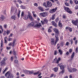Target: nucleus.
<instances>
[{"instance_id": "1", "label": "nucleus", "mask_w": 78, "mask_h": 78, "mask_svg": "<svg viewBox=\"0 0 78 78\" xmlns=\"http://www.w3.org/2000/svg\"><path fill=\"white\" fill-rule=\"evenodd\" d=\"M54 31L56 33L55 35V39L54 38L52 39L51 40V43L52 45H56V43L58 42V41H59V38H58V35L59 34V31L57 29L55 28L53 29Z\"/></svg>"}, {"instance_id": "2", "label": "nucleus", "mask_w": 78, "mask_h": 78, "mask_svg": "<svg viewBox=\"0 0 78 78\" xmlns=\"http://www.w3.org/2000/svg\"><path fill=\"white\" fill-rule=\"evenodd\" d=\"M37 23V21H35V22H32L31 23L29 24V26L34 27H37V28H40V27H42L41 24L39 23L36 24Z\"/></svg>"}, {"instance_id": "3", "label": "nucleus", "mask_w": 78, "mask_h": 78, "mask_svg": "<svg viewBox=\"0 0 78 78\" xmlns=\"http://www.w3.org/2000/svg\"><path fill=\"white\" fill-rule=\"evenodd\" d=\"M58 66L60 67V69L62 70V71L59 73V74L60 75H62V74L64 73L65 71L64 68L66 67V65H63L62 64V63H60L58 64Z\"/></svg>"}, {"instance_id": "4", "label": "nucleus", "mask_w": 78, "mask_h": 78, "mask_svg": "<svg viewBox=\"0 0 78 78\" xmlns=\"http://www.w3.org/2000/svg\"><path fill=\"white\" fill-rule=\"evenodd\" d=\"M28 15H25L24 16L23 19H24V20H27L28 18L30 19L31 20H33L34 19L31 16V13H30V12H28Z\"/></svg>"}, {"instance_id": "5", "label": "nucleus", "mask_w": 78, "mask_h": 78, "mask_svg": "<svg viewBox=\"0 0 78 78\" xmlns=\"http://www.w3.org/2000/svg\"><path fill=\"white\" fill-rule=\"evenodd\" d=\"M5 76L7 78H13L14 76L13 75L11 74L10 72H7L5 74Z\"/></svg>"}, {"instance_id": "6", "label": "nucleus", "mask_w": 78, "mask_h": 78, "mask_svg": "<svg viewBox=\"0 0 78 78\" xmlns=\"http://www.w3.org/2000/svg\"><path fill=\"white\" fill-rule=\"evenodd\" d=\"M68 69L69 72H76L77 71V69L75 68H68Z\"/></svg>"}, {"instance_id": "7", "label": "nucleus", "mask_w": 78, "mask_h": 78, "mask_svg": "<svg viewBox=\"0 0 78 78\" xmlns=\"http://www.w3.org/2000/svg\"><path fill=\"white\" fill-rule=\"evenodd\" d=\"M7 58H4L3 60L0 62L1 65L2 66H5L6 64L5 61L6 60H7Z\"/></svg>"}, {"instance_id": "8", "label": "nucleus", "mask_w": 78, "mask_h": 78, "mask_svg": "<svg viewBox=\"0 0 78 78\" xmlns=\"http://www.w3.org/2000/svg\"><path fill=\"white\" fill-rule=\"evenodd\" d=\"M64 9L67 11L68 13L69 14H72V11L68 7H64Z\"/></svg>"}, {"instance_id": "9", "label": "nucleus", "mask_w": 78, "mask_h": 78, "mask_svg": "<svg viewBox=\"0 0 78 78\" xmlns=\"http://www.w3.org/2000/svg\"><path fill=\"white\" fill-rule=\"evenodd\" d=\"M40 15L41 16H42L43 17H46V16H47L48 15V13L47 12L40 13Z\"/></svg>"}, {"instance_id": "10", "label": "nucleus", "mask_w": 78, "mask_h": 78, "mask_svg": "<svg viewBox=\"0 0 78 78\" xmlns=\"http://www.w3.org/2000/svg\"><path fill=\"white\" fill-rule=\"evenodd\" d=\"M11 19L14 20H17V16L15 15H13L11 17Z\"/></svg>"}, {"instance_id": "11", "label": "nucleus", "mask_w": 78, "mask_h": 78, "mask_svg": "<svg viewBox=\"0 0 78 78\" xmlns=\"http://www.w3.org/2000/svg\"><path fill=\"white\" fill-rule=\"evenodd\" d=\"M16 39H15L13 40L12 43V47H14L17 44L16 43Z\"/></svg>"}, {"instance_id": "12", "label": "nucleus", "mask_w": 78, "mask_h": 78, "mask_svg": "<svg viewBox=\"0 0 78 78\" xmlns=\"http://www.w3.org/2000/svg\"><path fill=\"white\" fill-rule=\"evenodd\" d=\"M78 20H76V21L73 20L72 21V23L74 25H77V24H78Z\"/></svg>"}, {"instance_id": "13", "label": "nucleus", "mask_w": 78, "mask_h": 78, "mask_svg": "<svg viewBox=\"0 0 78 78\" xmlns=\"http://www.w3.org/2000/svg\"><path fill=\"white\" fill-rule=\"evenodd\" d=\"M56 10H57V8H56L55 9H54L51 10L50 11V13H53V12H55V11H56Z\"/></svg>"}, {"instance_id": "14", "label": "nucleus", "mask_w": 78, "mask_h": 78, "mask_svg": "<svg viewBox=\"0 0 78 78\" xmlns=\"http://www.w3.org/2000/svg\"><path fill=\"white\" fill-rule=\"evenodd\" d=\"M52 5V4H51V2H49L48 1L47 2V6L48 7H51V5Z\"/></svg>"}, {"instance_id": "15", "label": "nucleus", "mask_w": 78, "mask_h": 78, "mask_svg": "<svg viewBox=\"0 0 78 78\" xmlns=\"http://www.w3.org/2000/svg\"><path fill=\"white\" fill-rule=\"evenodd\" d=\"M7 39H8L7 37H4V43L5 44H8V41L7 40Z\"/></svg>"}, {"instance_id": "16", "label": "nucleus", "mask_w": 78, "mask_h": 78, "mask_svg": "<svg viewBox=\"0 0 78 78\" xmlns=\"http://www.w3.org/2000/svg\"><path fill=\"white\" fill-rule=\"evenodd\" d=\"M20 10H19L17 15L18 19L20 17Z\"/></svg>"}, {"instance_id": "17", "label": "nucleus", "mask_w": 78, "mask_h": 78, "mask_svg": "<svg viewBox=\"0 0 78 78\" xmlns=\"http://www.w3.org/2000/svg\"><path fill=\"white\" fill-rule=\"evenodd\" d=\"M48 22V21L47 20L45 19L44 20V21H41V22L42 23V24H43V25H44V23H45V22Z\"/></svg>"}, {"instance_id": "18", "label": "nucleus", "mask_w": 78, "mask_h": 78, "mask_svg": "<svg viewBox=\"0 0 78 78\" xmlns=\"http://www.w3.org/2000/svg\"><path fill=\"white\" fill-rule=\"evenodd\" d=\"M58 70V68L57 67H55L53 69V70L54 71V72H57Z\"/></svg>"}, {"instance_id": "19", "label": "nucleus", "mask_w": 78, "mask_h": 78, "mask_svg": "<svg viewBox=\"0 0 78 78\" xmlns=\"http://www.w3.org/2000/svg\"><path fill=\"white\" fill-rule=\"evenodd\" d=\"M58 25L59 27H60L61 28V27H62V24L61 23V21H59L58 23Z\"/></svg>"}, {"instance_id": "20", "label": "nucleus", "mask_w": 78, "mask_h": 78, "mask_svg": "<svg viewBox=\"0 0 78 78\" xmlns=\"http://www.w3.org/2000/svg\"><path fill=\"white\" fill-rule=\"evenodd\" d=\"M66 30H69L70 31H72V28L67 27L66 28Z\"/></svg>"}, {"instance_id": "21", "label": "nucleus", "mask_w": 78, "mask_h": 78, "mask_svg": "<svg viewBox=\"0 0 78 78\" xmlns=\"http://www.w3.org/2000/svg\"><path fill=\"white\" fill-rule=\"evenodd\" d=\"M61 61V58L60 57L58 58V59H57L56 61V63L57 64H58L59 63V62Z\"/></svg>"}, {"instance_id": "22", "label": "nucleus", "mask_w": 78, "mask_h": 78, "mask_svg": "<svg viewBox=\"0 0 78 78\" xmlns=\"http://www.w3.org/2000/svg\"><path fill=\"white\" fill-rule=\"evenodd\" d=\"M52 23L53 25H54V27H57V24L54 21H52Z\"/></svg>"}, {"instance_id": "23", "label": "nucleus", "mask_w": 78, "mask_h": 78, "mask_svg": "<svg viewBox=\"0 0 78 78\" xmlns=\"http://www.w3.org/2000/svg\"><path fill=\"white\" fill-rule=\"evenodd\" d=\"M74 55H75V53L73 52V53L72 55H71V60H72V59H73V58L74 57Z\"/></svg>"}, {"instance_id": "24", "label": "nucleus", "mask_w": 78, "mask_h": 78, "mask_svg": "<svg viewBox=\"0 0 78 78\" xmlns=\"http://www.w3.org/2000/svg\"><path fill=\"white\" fill-rule=\"evenodd\" d=\"M5 18V17H4V16L3 15H2L1 16L0 19L1 20H3Z\"/></svg>"}, {"instance_id": "25", "label": "nucleus", "mask_w": 78, "mask_h": 78, "mask_svg": "<svg viewBox=\"0 0 78 78\" xmlns=\"http://www.w3.org/2000/svg\"><path fill=\"white\" fill-rule=\"evenodd\" d=\"M58 51H59V52L60 53V55H62V51L61 49H59L58 50Z\"/></svg>"}, {"instance_id": "26", "label": "nucleus", "mask_w": 78, "mask_h": 78, "mask_svg": "<svg viewBox=\"0 0 78 78\" xmlns=\"http://www.w3.org/2000/svg\"><path fill=\"white\" fill-rule=\"evenodd\" d=\"M3 40H2L1 43V47H3Z\"/></svg>"}, {"instance_id": "27", "label": "nucleus", "mask_w": 78, "mask_h": 78, "mask_svg": "<svg viewBox=\"0 0 78 78\" xmlns=\"http://www.w3.org/2000/svg\"><path fill=\"white\" fill-rule=\"evenodd\" d=\"M24 12L22 11L21 13V16L22 17H24Z\"/></svg>"}, {"instance_id": "28", "label": "nucleus", "mask_w": 78, "mask_h": 78, "mask_svg": "<svg viewBox=\"0 0 78 78\" xmlns=\"http://www.w3.org/2000/svg\"><path fill=\"white\" fill-rule=\"evenodd\" d=\"M39 9L41 10V11H44V9L42 7H38Z\"/></svg>"}, {"instance_id": "29", "label": "nucleus", "mask_w": 78, "mask_h": 78, "mask_svg": "<svg viewBox=\"0 0 78 78\" xmlns=\"http://www.w3.org/2000/svg\"><path fill=\"white\" fill-rule=\"evenodd\" d=\"M29 71L28 70H23V72H24V73H28Z\"/></svg>"}, {"instance_id": "30", "label": "nucleus", "mask_w": 78, "mask_h": 78, "mask_svg": "<svg viewBox=\"0 0 78 78\" xmlns=\"http://www.w3.org/2000/svg\"><path fill=\"white\" fill-rule=\"evenodd\" d=\"M47 4V3L45 2H44L43 4V6H45V7H46V8H47V5H46Z\"/></svg>"}, {"instance_id": "31", "label": "nucleus", "mask_w": 78, "mask_h": 78, "mask_svg": "<svg viewBox=\"0 0 78 78\" xmlns=\"http://www.w3.org/2000/svg\"><path fill=\"white\" fill-rule=\"evenodd\" d=\"M53 76L55 77V76H56V75L55 74H51L50 77V78H52V77H53Z\"/></svg>"}, {"instance_id": "32", "label": "nucleus", "mask_w": 78, "mask_h": 78, "mask_svg": "<svg viewBox=\"0 0 78 78\" xmlns=\"http://www.w3.org/2000/svg\"><path fill=\"white\" fill-rule=\"evenodd\" d=\"M39 73H40V72L39 71H38L37 72L34 73V75H38Z\"/></svg>"}, {"instance_id": "33", "label": "nucleus", "mask_w": 78, "mask_h": 78, "mask_svg": "<svg viewBox=\"0 0 78 78\" xmlns=\"http://www.w3.org/2000/svg\"><path fill=\"white\" fill-rule=\"evenodd\" d=\"M14 8L13 7H12L11 9V13H12V12H13L14 11Z\"/></svg>"}, {"instance_id": "34", "label": "nucleus", "mask_w": 78, "mask_h": 78, "mask_svg": "<svg viewBox=\"0 0 78 78\" xmlns=\"http://www.w3.org/2000/svg\"><path fill=\"white\" fill-rule=\"evenodd\" d=\"M8 40V41L10 42V41H12V39L11 38L9 37Z\"/></svg>"}, {"instance_id": "35", "label": "nucleus", "mask_w": 78, "mask_h": 78, "mask_svg": "<svg viewBox=\"0 0 78 78\" xmlns=\"http://www.w3.org/2000/svg\"><path fill=\"white\" fill-rule=\"evenodd\" d=\"M20 7H21V8H22V9H25V8H26L25 7V6L23 5H21L20 6Z\"/></svg>"}, {"instance_id": "36", "label": "nucleus", "mask_w": 78, "mask_h": 78, "mask_svg": "<svg viewBox=\"0 0 78 78\" xmlns=\"http://www.w3.org/2000/svg\"><path fill=\"white\" fill-rule=\"evenodd\" d=\"M55 14H54L52 15L51 19L52 20H54V19H55Z\"/></svg>"}, {"instance_id": "37", "label": "nucleus", "mask_w": 78, "mask_h": 78, "mask_svg": "<svg viewBox=\"0 0 78 78\" xmlns=\"http://www.w3.org/2000/svg\"><path fill=\"white\" fill-rule=\"evenodd\" d=\"M7 70H8V68H6L3 71V73H5V72H6V71Z\"/></svg>"}, {"instance_id": "38", "label": "nucleus", "mask_w": 78, "mask_h": 78, "mask_svg": "<svg viewBox=\"0 0 78 78\" xmlns=\"http://www.w3.org/2000/svg\"><path fill=\"white\" fill-rule=\"evenodd\" d=\"M74 1L75 4L77 5L78 4V1L77 0H74Z\"/></svg>"}, {"instance_id": "39", "label": "nucleus", "mask_w": 78, "mask_h": 78, "mask_svg": "<svg viewBox=\"0 0 78 78\" xmlns=\"http://www.w3.org/2000/svg\"><path fill=\"white\" fill-rule=\"evenodd\" d=\"M10 60L11 61H12L14 60V56H12L11 57Z\"/></svg>"}, {"instance_id": "40", "label": "nucleus", "mask_w": 78, "mask_h": 78, "mask_svg": "<svg viewBox=\"0 0 78 78\" xmlns=\"http://www.w3.org/2000/svg\"><path fill=\"white\" fill-rule=\"evenodd\" d=\"M14 62L15 64H18L19 63V61L17 60H15Z\"/></svg>"}, {"instance_id": "41", "label": "nucleus", "mask_w": 78, "mask_h": 78, "mask_svg": "<svg viewBox=\"0 0 78 78\" xmlns=\"http://www.w3.org/2000/svg\"><path fill=\"white\" fill-rule=\"evenodd\" d=\"M57 53H58V51L56 50H55L54 53V55H57Z\"/></svg>"}, {"instance_id": "42", "label": "nucleus", "mask_w": 78, "mask_h": 78, "mask_svg": "<svg viewBox=\"0 0 78 78\" xmlns=\"http://www.w3.org/2000/svg\"><path fill=\"white\" fill-rule=\"evenodd\" d=\"M28 73H30V74H32V73H33V71H29Z\"/></svg>"}, {"instance_id": "43", "label": "nucleus", "mask_w": 78, "mask_h": 78, "mask_svg": "<svg viewBox=\"0 0 78 78\" xmlns=\"http://www.w3.org/2000/svg\"><path fill=\"white\" fill-rule=\"evenodd\" d=\"M10 33V30H7L6 31V34H9V33Z\"/></svg>"}, {"instance_id": "44", "label": "nucleus", "mask_w": 78, "mask_h": 78, "mask_svg": "<svg viewBox=\"0 0 78 78\" xmlns=\"http://www.w3.org/2000/svg\"><path fill=\"white\" fill-rule=\"evenodd\" d=\"M65 4L66 6H69V4L68 3L65 2Z\"/></svg>"}, {"instance_id": "45", "label": "nucleus", "mask_w": 78, "mask_h": 78, "mask_svg": "<svg viewBox=\"0 0 78 78\" xmlns=\"http://www.w3.org/2000/svg\"><path fill=\"white\" fill-rule=\"evenodd\" d=\"M18 2H19V3H22V2L21 0H17Z\"/></svg>"}, {"instance_id": "46", "label": "nucleus", "mask_w": 78, "mask_h": 78, "mask_svg": "<svg viewBox=\"0 0 78 78\" xmlns=\"http://www.w3.org/2000/svg\"><path fill=\"white\" fill-rule=\"evenodd\" d=\"M56 59H57V58L55 57L53 61V62H55L56 61Z\"/></svg>"}, {"instance_id": "47", "label": "nucleus", "mask_w": 78, "mask_h": 78, "mask_svg": "<svg viewBox=\"0 0 78 78\" xmlns=\"http://www.w3.org/2000/svg\"><path fill=\"white\" fill-rule=\"evenodd\" d=\"M78 47H77L75 49V51L77 53L78 52Z\"/></svg>"}, {"instance_id": "48", "label": "nucleus", "mask_w": 78, "mask_h": 78, "mask_svg": "<svg viewBox=\"0 0 78 78\" xmlns=\"http://www.w3.org/2000/svg\"><path fill=\"white\" fill-rule=\"evenodd\" d=\"M4 28H7V25L5 24L4 25Z\"/></svg>"}, {"instance_id": "49", "label": "nucleus", "mask_w": 78, "mask_h": 78, "mask_svg": "<svg viewBox=\"0 0 78 78\" xmlns=\"http://www.w3.org/2000/svg\"><path fill=\"white\" fill-rule=\"evenodd\" d=\"M9 46H11V45L12 46V43H10L9 44Z\"/></svg>"}, {"instance_id": "50", "label": "nucleus", "mask_w": 78, "mask_h": 78, "mask_svg": "<svg viewBox=\"0 0 78 78\" xmlns=\"http://www.w3.org/2000/svg\"><path fill=\"white\" fill-rule=\"evenodd\" d=\"M69 2L70 4H71V5L73 4V1H72V0H70Z\"/></svg>"}, {"instance_id": "51", "label": "nucleus", "mask_w": 78, "mask_h": 78, "mask_svg": "<svg viewBox=\"0 0 78 78\" xmlns=\"http://www.w3.org/2000/svg\"><path fill=\"white\" fill-rule=\"evenodd\" d=\"M13 54L15 55H17V53H16V52L15 51H13Z\"/></svg>"}, {"instance_id": "52", "label": "nucleus", "mask_w": 78, "mask_h": 78, "mask_svg": "<svg viewBox=\"0 0 78 78\" xmlns=\"http://www.w3.org/2000/svg\"><path fill=\"white\" fill-rule=\"evenodd\" d=\"M6 31H4L3 33V35L4 36H5V35H6Z\"/></svg>"}, {"instance_id": "53", "label": "nucleus", "mask_w": 78, "mask_h": 78, "mask_svg": "<svg viewBox=\"0 0 78 78\" xmlns=\"http://www.w3.org/2000/svg\"><path fill=\"white\" fill-rule=\"evenodd\" d=\"M48 32L49 33H51V29H48Z\"/></svg>"}, {"instance_id": "54", "label": "nucleus", "mask_w": 78, "mask_h": 78, "mask_svg": "<svg viewBox=\"0 0 78 78\" xmlns=\"http://www.w3.org/2000/svg\"><path fill=\"white\" fill-rule=\"evenodd\" d=\"M63 19H66V15H63Z\"/></svg>"}, {"instance_id": "55", "label": "nucleus", "mask_w": 78, "mask_h": 78, "mask_svg": "<svg viewBox=\"0 0 78 78\" xmlns=\"http://www.w3.org/2000/svg\"><path fill=\"white\" fill-rule=\"evenodd\" d=\"M2 33H3V30H0V34H2Z\"/></svg>"}, {"instance_id": "56", "label": "nucleus", "mask_w": 78, "mask_h": 78, "mask_svg": "<svg viewBox=\"0 0 78 78\" xmlns=\"http://www.w3.org/2000/svg\"><path fill=\"white\" fill-rule=\"evenodd\" d=\"M72 51V49H69V52L71 53Z\"/></svg>"}, {"instance_id": "57", "label": "nucleus", "mask_w": 78, "mask_h": 78, "mask_svg": "<svg viewBox=\"0 0 78 78\" xmlns=\"http://www.w3.org/2000/svg\"><path fill=\"white\" fill-rule=\"evenodd\" d=\"M33 15V16L34 17H37V15H36V14H34Z\"/></svg>"}, {"instance_id": "58", "label": "nucleus", "mask_w": 78, "mask_h": 78, "mask_svg": "<svg viewBox=\"0 0 78 78\" xmlns=\"http://www.w3.org/2000/svg\"><path fill=\"white\" fill-rule=\"evenodd\" d=\"M70 52H66V55H69V53Z\"/></svg>"}, {"instance_id": "59", "label": "nucleus", "mask_w": 78, "mask_h": 78, "mask_svg": "<svg viewBox=\"0 0 78 78\" xmlns=\"http://www.w3.org/2000/svg\"><path fill=\"white\" fill-rule=\"evenodd\" d=\"M34 6H37L38 5H37V3H35L34 4Z\"/></svg>"}, {"instance_id": "60", "label": "nucleus", "mask_w": 78, "mask_h": 78, "mask_svg": "<svg viewBox=\"0 0 78 78\" xmlns=\"http://www.w3.org/2000/svg\"><path fill=\"white\" fill-rule=\"evenodd\" d=\"M64 42H62L61 44V46H63V45H64Z\"/></svg>"}, {"instance_id": "61", "label": "nucleus", "mask_w": 78, "mask_h": 78, "mask_svg": "<svg viewBox=\"0 0 78 78\" xmlns=\"http://www.w3.org/2000/svg\"><path fill=\"white\" fill-rule=\"evenodd\" d=\"M6 48L7 50H10L11 49V47H7Z\"/></svg>"}, {"instance_id": "62", "label": "nucleus", "mask_w": 78, "mask_h": 78, "mask_svg": "<svg viewBox=\"0 0 78 78\" xmlns=\"http://www.w3.org/2000/svg\"><path fill=\"white\" fill-rule=\"evenodd\" d=\"M0 29H1L2 30H3V28H2V26L0 25Z\"/></svg>"}, {"instance_id": "63", "label": "nucleus", "mask_w": 78, "mask_h": 78, "mask_svg": "<svg viewBox=\"0 0 78 78\" xmlns=\"http://www.w3.org/2000/svg\"><path fill=\"white\" fill-rule=\"evenodd\" d=\"M60 47H59V44H57V48L58 49Z\"/></svg>"}, {"instance_id": "64", "label": "nucleus", "mask_w": 78, "mask_h": 78, "mask_svg": "<svg viewBox=\"0 0 78 78\" xmlns=\"http://www.w3.org/2000/svg\"><path fill=\"white\" fill-rule=\"evenodd\" d=\"M78 9V6L77 5L75 7V9Z\"/></svg>"}]
</instances>
